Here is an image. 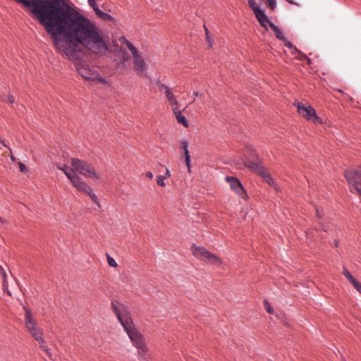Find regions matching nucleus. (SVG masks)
<instances>
[{
    "instance_id": "obj_43",
    "label": "nucleus",
    "mask_w": 361,
    "mask_h": 361,
    "mask_svg": "<svg viewBox=\"0 0 361 361\" xmlns=\"http://www.w3.org/2000/svg\"><path fill=\"white\" fill-rule=\"evenodd\" d=\"M337 245H338V242L336 241L335 242V245L337 246Z\"/></svg>"
},
{
    "instance_id": "obj_35",
    "label": "nucleus",
    "mask_w": 361,
    "mask_h": 361,
    "mask_svg": "<svg viewBox=\"0 0 361 361\" xmlns=\"http://www.w3.org/2000/svg\"><path fill=\"white\" fill-rule=\"evenodd\" d=\"M146 176L149 178H152L153 174L152 172L148 171L146 173Z\"/></svg>"
},
{
    "instance_id": "obj_28",
    "label": "nucleus",
    "mask_w": 361,
    "mask_h": 361,
    "mask_svg": "<svg viewBox=\"0 0 361 361\" xmlns=\"http://www.w3.org/2000/svg\"><path fill=\"white\" fill-rule=\"evenodd\" d=\"M164 179H166V176H159L157 178V183L160 186H164L165 185V183L164 181Z\"/></svg>"
},
{
    "instance_id": "obj_22",
    "label": "nucleus",
    "mask_w": 361,
    "mask_h": 361,
    "mask_svg": "<svg viewBox=\"0 0 361 361\" xmlns=\"http://www.w3.org/2000/svg\"><path fill=\"white\" fill-rule=\"evenodd\" d=\"M106 259H107L108 264L110 267H114V268L117 267L118 264H117L116 262L109 255H106Z\"/></svg>"
},
{
    "instance_id": "obj_21",
    "label": "nucleus",
    "mask_w": 361,
    "mask_h": 361,
    "mask_svg": "<svg viewBox=\"0 0 361 361\" xmlns=\"http://www.w3.org/2000/svg\"><path fill=\"white\" fill-rule=\"evenodd\" d=\"M344 276L349 280V281L353 284V286L357 282V281L353 278V276L350 274V273L345 269H343Z\"/></svg>"
},
{
    "instance_id": "obj_5",
    "label": "nucleus",
    "mask_w": 361,
    "mask_h": 361,
    "mask_svg": "<svg viewBox=\"0 0 361 361\" xmlns=\"http://www.w3.org/2000/svg\"><path fill=\"white\" fill-rule=\"evenodd\" d=\"M75 67L78 71V73L85 80L89 81H98L100 83H106V80L99 75V74L90 68L88 64L83 61H76Z\"/></svg>"
},
{
    "instance_id": "obj_18",
    "label": "nucleus",
    "mask_w": 361,
    "mask_h": 361,
    "mask_svg": "<svg viewBox=\"0 0 361 361\" xmlns=\"http://www.w3.org/2000/svg\"><path fill=\"white\" fill-rule=\"evenodd\" d=\"M269 26L271 28V30L274 32L276 37L280 39L285 41L286 38L283 33V32L278 28L275 25H274L272 23H269Z\"/></svg>"
},
{
    "instance_id": "obj_41",
    "label": "nucleus",
    "mask_w": 361,
    "mask_h": 361,
    "mask_svg": "<svg viewBox=\"0 0 361 361\" xmlns=\"http://www.w3.org/2000/svg\"><path fill=\"white\" fill-rule=\"evenodd\" d=\"M322 227H323V230H324L325 231H326V226H322Z\"/></svg>"
},
{
    "instance_id": "obj_24",
    "label": "nucleus",
    "mask_w": 361,
    "mask_h": 361,
    "mask_svg": "<svg viewBox=\"0 0 361 361\" xmlns=\"http://www.w3.org/2000/svg\"><path fill=\"white\" fill-rule=\"evenodd\" d=\"M142 351H139L138 353V359L140 361H148L149 360V356L148 355L145 354V353H141Z\"/></svg>"
},
{
    "instance_id": "obj_2",
    "label": "nucleus",
    "mask_w": 361,
    "mask_h": 361,
    "mask_svg": "<svg viewBox=\"0 0 361 361\" xmlns=\"http://www.w3.org/2000/svg\"><path fill=\"white\" fill-rule=\"evenodd\" d=\"M25 310V326L30 335L37 341L39 344V347L44 350L50 357L49 350L45 345L43 338L42 330L38 326L36 321L32 317L31 312L26 307H24Z\"/></svg>"
},
{
    "instance_id": "obj_32",
    "label": "nucleus",
    "mask_w": 361,
    "mask_h": 361,
    "mask_svg": "<svg viewBox=\"0 0 361 361\" xmlns=\"http://www.w3.org/2000/svg\"><path fill=\"white\" fill-rule=\"evenodd\" d=\"M18 166H19V168H20V171L21 172H25V171H26L27 168H26V166H25V165L24 164H23V163H21V162H19V163H18Z\"/></svg>"
},
{
    "instance_id": "obj_30",
    "label": "nucleus",
    "mask_w": 361,
    "mask_h": 361,
    "mask_svg": "<svg viewBox=\"0 0 361 361\" xmlns=\"http://www.w3.org/2000/svg\"><path fill=\"white\" fill-rule=\"evenodd\" d=\"M1 99L2 101H5V102H7L8 103H11V104H13L14 102V98L12 95H8V96H5V97H2L1 98Z\"/></svg>"
},
{
    "instance_id": "obj_4",
    "label": "nucleus",
    "mask_w": 361,
    "mask_h": 361,
    "mask_svg": "<svg viewBox=\"0 0 361 361\" xmlns=\"http://www.w3.org/2000/svg\"><path fill=\"white\" fill-rule=\"evenodd\" d=\"M71 165L76 174L80 173L86 178H100V176L94 171V167L85 161L73 158L71 159Z\"/></svg>"
},
{
    "instance_id": "obj_37",
    "label": "nucleus",
    "mask_w": 361,
    "mask_h": 361,
    "mask_svg": "<svg viewBox=\"0 0 361 361\" xmlns=\"http://www.w3.org/2000/svg\"><path fill=\"white\" fill-rule=\"evenodd\" d=\"M302 56L307 61L308 63H311V60L309 58H307L305 55H303Z\"/></svg>"
},
{
    "instance_id": "obj_11",
    "label": "nucleus",
    "mask_w": 361,
    "mask_h": 361,
    "mask_svg": "<svg viewBox=\"0 0 361 361\" xmlns=\"http://www.w3.org/2000/svg\"><path fill=\"white\" fill-rule=\"evenodd\" d=\"M79 186L75 187V188L87 194L92 200L97 204V205L99 207V203L97 201V197L95 194L92 192V190L90 186H89L83 180L78 184Z\"/></svg>"
},
{
    "instance_id": "obj_31",
    "label": "nucleus",
    "mask_w": 361,
    "mask_h": 361,
    "mask_svg": "<svg viewBox=\"0 0 361 361\" xmlns=\"http://www.w3.org/2000/svg\"><path fill=\"white\" fill-rule=\"evenodd\" d=\"M353 286L361 294V283L357 281Z\"/></svg>"
},
{
    "instance_id": "obj_14",
    "label": "nucleus",
    "mask_w": 361,
    "mask_h": 361,
    "mask_svg": "<svg viewBox=\"0 0 361 361\" xmlns=\"http://www.w3.org/2000/svg\"><path fill=\"white\" fill-rule=\"evenodd\" d=\"M259 175H260L263 180L265 182H267L269 185L273 186L276 189L275 180L264 168H263V169H260Z\"/></svg>"
},
{
    "instance_id": "obj_19",
    "label": "nucleus",
    "mask_w": 361,
    "mask_h": 361,
    "mask_svg": "<svg viewBox=\"0 0 361 361\" xmlns=\"http://www.w3.org/2000/svg\"><path fill=\"white\" fill-rule=\"evenodd\" d=\"M130 59V55L125 51L123 52V58L114 59V61L116 62V65L119 66L120 65L124 66V63Z\"/></svg>"
},
{
    "instance_id": "obj_1",
    "label": "nucleus",
    "mask_w": 361,
    "mask_h": 361,
    "mask_svg": "<svg viewBox=\"0 0 361 361\" xmlns=\"http://www.w3.org/2000/svg\"><path fill=\"white\" fill-rule=\"evenodd\" d=\"M111 307L133 345L142 351V353H147L148 348L146 345L142 335L135 329L130 316V312L123 305L118 302H113Z\"/></svg>"
},
{
    "instance_id": "obj_23",
    "label": "nucleus",
    "mask_w": 361,
    "mask_h": 361,
    "mask_svg": "<svg viewBox=\"0 0 361 361\" xmlns=\"http://www.w3.org/2000/svg\"><path fill=\"white\" fill-rule=\"evenodd\" d=\"M204 28L205 30L206 40H207V43L209 44V48H210V47H212V40H211V38L209 36V32L205 25L204 26Z\"/></svg>"
},
{
    "instance_id": "obj_27",
    "label": "nucleus",
    "mask_w": 361,
    "mask_h": 361,
    "mask_svg": "<svg viewBox=\"0 0 361 361\" xmlns=\"http://www.w3.org/2000/svg\"><path fill=\"white\" fill-rule=\"evenodd\" d=\"M181 148L184 150V155H186V153H189L188 149V142L185 140L180 141Z\"/></svg>"
},
{
    "instance_id": "obj_39",
    "label": "nucleus",
    "mask_w": 361,
    "mask_h": 361,
    "mask_svg": "<svg viewBox=\"0 0 361 361\" xmlns=\"http://www.w3.org/2000/svg\"><path fill=\"white\" fill-rule=\"evenodd\" d=\"M288 1L292 4L299 5L298 4L295 3L293 0H288Z\"/></svg>"
},
{
    "instance_id": "obj_13",
    "label": "nucleus",
    "mask_w": 361,
    "mask_h": 361,
    "mask_svg": "<svg viewBox=\"0 0 361 361\" xmlns=\"http://www.w3.org/2000/svg\"><path fill=\"white\" fill-rule=\"evenodd\" d=\"M254 13L258 22L262 27L267 28V25L268 24L269 25V23L271 22L269 20L268 17L264 13V12L260 9V8H255Z\"/></svg>"
},
{
    "instance_id": "obj_44",
    "label": "nucleus",
    "mask_w": 361,
    "mask_h": 361,
    "mask_svg": "<svg viewBox=\"0 0 361 361\" xmlns=\"http://www.w3.org/2000/svg\"><path fill=\"white\" fill-rule=\"evenodd\" d=\"M0 221H2V219L0 217Z\"/></svg>"
},
{
    "instance_id": "obj_26",
    "label": "nucleus",
    "mask_w": 361,
    "mask_h": 361,
    "mask_svg": "<svg viewBox=\"0 0 361 361\" xmlns=\"http://www.w3.org/2000/svg\"><path fill=\"white\" fill-rule=\"evenodd\" d=\"M264 308L266 309V310L268 313L272 314L274 312L273 309L271 308L270 304L268 302L267 300L264 301Z\"/></svg>"
},
{
    "instance_id": "obj_36",
    "label": "nucleus",
    "mask_w": 361,
    "mask_h": 361,
    "mask_svg": "<svg viewBox=\"0 0 361 361\" xmlns=\"http://www.w3.org/2000/svg\"><path fill=\"white\" fill-rule=\"evenodd\" d=\"M194 95H195V97H202L203 96V94H202V93H200V92H194Z\"/></svg>"
},
{
    "instance_id": "obj_38",
    "label": "nucleus",
    "mask_w": 361,
    "mask_h": 361,
    "mask_svg": "<svg viewBox=\"0 0 361 361\" xmlns=\"http://www.w3.org/2000/svg\"><path fill=\"white\" fill-rule=\"evenodd\" d=\"M286 46H287V47H293V45L291 44V43H290V42H287L286 43Z\"/></svg>"
},
{
    "instance_id": "obj_6",
    "label": "nucleus",
    "mask_w": 361,
    "mask_h": 361,
    "mask_svg": "<svg viewBox=\"0 0 361 361\" xmlns=\"http://www.w3.org/2000/svg\"><path fill=\"white\" fill-rule=\"evenodd\" d=\"M191 251L195 257L204 260L210 264L220 266L221 264V260L217 255L212 254L204 247L193 245Z\"/></svg>"
},
{
    "instance_id": "obj_42",
    "label": "nucleus",
    "mask_w": 361,
    "mask_h": 361,
    "mask_svg": "<svg viewBox=\"0 0 361 361\" xmlns=\"http://www.w3.org/2000/svg\"><path fill=\"white\" fill-rule=\"evenodd\" d=\"M6 292L9 295H11V292L8 290L6 289Z\"/></svg>"
},
{
    "instance_id": "obj_15",
    "label": "nucleus",
    "mask_w": 361,
    "mask_h": 361,
    "mask_svg": "<svg viewBox=\"0 0 361 361\" xmlns=\"http://www.w3.org/2000/svg\"><path fill=\"white\" fill-rule=\"evenodd\" d=\"M245 165L246 167L249 168L250 169L255 171L258 174L259 173L260 169H263V166L261 165L260 162L258 161H251V160H247L245 161Z\"/></svg>"
},
{
    "instance_id": "obj_9",
    "label": "nucleus",
    "mask_w": 361,
    "mask_h": 361,
    "mask_svg": "<svg viewBox=\"0 0 361 361\" xmlns=\"http://www.w3.org/2000/svg\"><path fill=\"white\" fill-rule=\"evenodd\" d=\"M57 168L64 172L68 180L75 188L79 186L78 184L82 180V179L75 173L71 165V167L67 165H57Z\"/></svg>"
},
{
    "instance_id": "obj_29",
    "label": "nucleus",
    "mask_w": 361,
    "mask_h": 361,
    "mask_svg": "<svg viewBox=\"0 0 361 361\" xmlns=\"http://www.w3.org/2000/svg\"><path fill=\"white\" fill-rule=\"evenodd\" d=\"M247 1L253 12L255 11V8H259V6L256 4L255 0H247Z\"/></svg>"
},
{
    "instance_id": "obj_7",
    "label": "nucleus",
    "mask_w": 361,
    "mask_h": 361,
    "mask_svg": "<svg viewBox=\"0 0 361 361\" xmlns=\"http://www.w3.org/2000/svg\"><path fill=\"white\" fill-rule=\"evenodd\" d=\"M350 190L361 196V169L345 172Z\"/></svg>"
},
{
    "instance_id": "obj_17",
    "label": "nucleus",
    "mask_w": 361,
    "mask_h": 361,
    "mask_svg": "<svg viewBox=\"0 0 361 361\" xmlns=\"http://www.w3.org/2000/svg\"><path fill=\"white\" fill-rule=\"evenodd\" d=\"M118 42L121 44L120 46L117 44H115L116 49L114 56V59L123 58V52H125L123 46L126 47V44L125 43H121L119 39Z\"/></svg>"
},
{
    "instance_id": "obj_3",
    "label": "nucleus",
    "mask_w": 361,
    "mask_h": 361,
    "mask_svg": "<svg viewBox=\"0 0 361 361\" xmlns=\"http://www.w3.org/2000/svg\"><path fill=\"white\" fill-rule=\"evenodd\" d=\"M119 40L121 43H125L126 44V47L132 54L133 70L137 74H142L145 72L147 70V64L136 47L124 37H121Z\"/></svg>"
},
{
    "instance_id": "obj_34",
    "label": "nucleus",
    "mask_w": 361,
    "mask_h": 361,
    "mask_svg": "<svg viewBox=\"0 0 361 361\" xmlns=\"http://www.w3.org/2000/svg\"><path fill=\"white\" fill-rule=\"evenodd\" d=\"M164 176H166V178H168L171 176V173L169 169L166 170L165 175Z\"/></svg>"
},
{
    "instance_id": "obj_16",
    "label": "nucleus",
    "mask_w": 361,
    "mask_h": 361,
    "mask_svg": "<svg viewBox=\"0 0 361 361\" xmlns=\"http://www.w3.org/2000/svg\"><path fill=\"white\" fill-rule=\"evenodd\" d=\"M174 114L176 115V118L179 123L183 124L185 127L188 126V121L184 116H182L180 111L178 108L173 107L172 108Z\"/></svg>"
},
{
    "instance_id": "obj_40",
    "label": "nucleus",
    "mask_w": 361,
    "mask_h": 361,
    "mask_svg": "<svg viewBox=\"0 0 361 361\" xmlns=\"http://www.w3.org/2000/svg\"><path fill=\"white\" fill-rule=\"evenodd\" d=\"M317 216H318V218L321 219V216H320V214H319V212H318L317 210Z\"/></svg>"
},
{
    "instance_id": "obj_33",
    "label": "nucleus",
    "mask_w": 361,
    "mask_h": 361,
    "mask_svg": "<svg viewBox=\"0 0 361 361\" xmlns=\"http://www.w3.org/2000/svg\"><path fill=\"white\" fill-rule=\"evenodd\" d=\"M89 5L94 10V8H97L94 0H88Z\"/></svg>"
},
{
    "instance_id": "obj_12",
    "label": "nucleus",
    "mask_w": 361,
    "mask_h": 361,
    "mask_svg": "<svg viewBox=\"0 0 361 361\" xmlns=\"http://www.w3.org/2000/svg\"><path fill=\"white\" fill-rule=\"evenodd\" d=\"M160 91H164V94L168 99V102L173 107H178V102L174 94L171 92L170 89L164 84H161L159 86Z\"/></svg>"
},
{
    "instance_id": "obj_10",
    "label": "nucleus",
    "mask_w": 361,
    "mask_h": 361,
    "mask_svg": "<svg viewBox=\"0 0 361 361\" xmlns=\"http://www.w3.org/2000/svg\"><path fill=\"white\" fill-rule=\"evenodd\" d=\"M226 180L229 184L231 190H233L238 196L242 198L246 197L245 191L238 178L231 176H226Z\"/></svg>"
},
{
    "instance_id": "obj_25",
    "label": "nucleus",
    "mask_w": 361,
    "mask_h": 361,
    "mask_svg": "<svg viewBox=\"0 0 361 361\" xmlns=\"http://www.w3.org/2000/svg\"><path fill=\"white\" fill-rule=\"evenodd\" d=\"M185 164L188 167V170L190 172L191 166H190V157L189 153H186V155H185Z\"/></svg>"
},
{
    "instance_id": "obj_8",
    "label": "nucleus",
    "mask_w": 361,
    "mask_h": 361,
    "mask_svg": "<svg viewBox=\"0 0 361 361\" xmlns=\"http://www.w3.org/2000/svg\"><path fill=\"white\" fill-rule=\"evenodd\" d=\"M295 106H297L298 111L303 117L315 123H321L320 118L316 115V112L310 106H305L300 102H295Z\"/></svg>"
},
{
    "instance_id": "obj_20",
    "label": "nucleus",
    "mask_w": 361,
    "mask_h": 361,
    "mask_svg": "<svg viewBox=\"0 0 361 361\" xmlns=\"http://www.w3.org/2000/svg\"><path fill=\"white\" fill-rule=\"evenodd\" d=\"M96 13V14L99 16L100 18L104 19V20H106V19H109L111 18V16L106 13H104L103 11H102L98 7L97 8H94V10Z\"/></svg>"
}]
</instances>
